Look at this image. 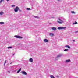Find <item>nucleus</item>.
Listing matches in <instances>:
<instances>
[{"label": "nucleus", "mask_w": 78, "mask_h": 78, "mask_svg": "<svg viewBox=\"0 0 78 78\" xmlns=\"http://www.w3.org/2000/svg\"><path fill=\"white\" fill-rule=\"evenodd\" d=\"M73 25H74V24H78V23L76 21L75 23H73Z\"/></svg>", "instance_id": "obj_18"}, {"label": "nucleus", "mask_w": 78, "mask_h": 78, "mask_svg": "<svg viewBox=\"0 0 78 78\" xmlns=\"http://www.w3.org/2000/svg\"><path fill=\"white\" fill-rule=\"evenodd\" d=\"M34 17H35V18H37V19H39V17L37 16H34Z\"/></svg>", "instance_id": "obj_13"}, {"label": "nucleus", "mask_w": 78, "mask_h": 78, "mask_svg": "<svg viewBox=\"0 0 78 78\" xmlns=\"http://www.w3.org/2000/svg\"><path fill=\"white\" fill-rule=\"evenodd\" d=\"M26 9H27V10H28V11L31 10V9H30V8H27Z\"/></svg>", "instance_id": "obj_19"}, {"label": "nucleus", "mask_w": 78, "mask_h": 78, "mask_svg": "<svg viewBox=\"0 0 78 78\" xmlns=\"http://www.w3.org/2000/svg\"><path fill=\"white\" fill-rule=\"evenodd\" d=\"M65 51H69V49H65L64 50Z\"/></svg>", "instance_id": "obj_16"}, {"label": "nucleus", "mask_w": 78, "mask_h": 78, "mask_svg": "<svg viewBox=\"0 0 78 78\" xmlns=\"http://www.w3.org/2000/svg\"><path fill=\"white\" fill-rule=\"evenodd\" d=\"M66 27H59L57 28L58 30H64L66 29Z\"/></svg>", "instance_id": "obj_2"}, {"label": "nucleus", "mask_w": 78, "mask_h": 78, "mask_svg": "<svg viewBox=\"0 0 78 78\" xmlns=\"http://www.w3.org/2000/svg\"><path fill=\"white\" fill-rule=\"evenodd\" d=\"M52 18H53V17H52Z\"/></svg>", "instance_id": "obj_35"}, {"label": "nucleus", "mask_w": 78, "mask_h": 78, "mask_svg": "<svg viewBox=\"0 0 78 78\" xmlns=\"http://www.w3.org/2000/svg\"><path fill=\"white\" fill-rule=\"evenodd\" d=\"M14 9L15 12H18V10L19 9V8L17 6H16V8Z\"/></svg>", "instance_id": "obj_3"}, {"label": "nucleus", "mask_w": 78, "mask_h": 78, "mask_svg": "<svg viewBox=\"0 0 78 78\" xmlns=\"http://www.w3.org/2000/svg\"><path fill=\"white\" fill-rule=\"evenodd\" d=\"M49 36H51V37H53L54 36V34L52 33H49Z\"/></svg>", "instance_id": "obj_7"}, {"label": "nucleus", "mask_w": 78, "mask_h": 78, "mask_svg": "<svg viewBox=\"0 0 78 78\" xmlns=\"http://www.w3.org/2000/svg\"><path fill=\"white\" fill-rule=\"evenodd\" d=\"M65 47H67V48H68L70 49V46L68 45H66L65 46Z\"/></svg>", "instance_id": "obj_12"}, {"label": "nucleus", "mask_w": 78, "mask_h": 78, "mask_svg": "<svg viewBox=\"0 0 78 78\" xmlns=\"http://www.w3.org/2000/svg\"><path fill=\"white\" fill-rule=\"evenodd\" d=\"M50 77L51 78H55V77H54V76H53V75H51Z\"/></svg>", "instance_id": "obj_14"}, {"label": "nucleus", "mask_w": 78, "mask_h": 78, "mask_svg": "<svg viewBox=\"0 0 78 78\" xmlns=\"http://www.w3.org/2000/svg\"><path fill=\"white\" fill-rule=\"evenodd\" d=\"M14 55H15V53H14L12 54V56H14Z\"/></svg>", "instance_id": "obj_28"}, {"label": "nucleus", "mask_w": 78, "mask_h": 78, "mask_svg": "<svg viewBox=\"0 0 78 78\" xmlns=\"http://www.w3.org/2000/svg\"><path fill=\"white\" fill-rule=\"evenodd\" d=\"M21 71V68L20 69H19L18 71H17V73H18L20 72Z\"/></svg>", "instance_id": "obj_15"}, {"label": "nucleus", "mask_w": 78, "mask_h": 78, "mask_svg": "<svg viewBox=\"0 0 78 78\" xmlns=\"http://www.w3.org/2000/svg\"><path fill=\"white\" fill-rule=\"evenodd\" d=\"M18 11H19V12H21L22 11L20 9V8H19V9H18Z\"/></svg>", "instance_id": "obj_23"}, {"label": "nucleus", "mask_w": 78, "mask_h": 78, "mask_svg": "<svg viewBox=\"0 0 78 78\" xmlns=\"http://www.w3.org/2000/svg\"><path fill=\"white\" fill-rule=\"evenodd\" d=\"M12 7H14L15 6V5H13L12 6Z\"/></svg>", "instance_id": "obj_25"}, {"label": "nucleus", "mask_w": 78, "mask_h": 78, "mask_svg": "<svg viewBox=\"0 0 78 78\" xmlns=\"http://www.w3.org/2000/svg\"><path fill=\"white\" fill-rule=\"evenodd\" d=\"M3 12H0V15H2V14H3Z\"/></svg>", "instance_id": "obj_21"}, {"label": "nucleus", "mask_w": 78, "mask_h": 78, "mask_svg": "<svg viewBox=\"0 0 78 78\" xmlns=\"http://www.w3.org/2000/svg\"><path fill=\"white\" fill-rule=\"evenodd\" d=\"M0 24H4V22H0Z\"/></svg>", "instance_id": "obj_22"}, {"label": "nucleus", "mask_w": 78, "mask_h": 78, "mask_svg": "<svg viewBox=\"0 0 78 78\" xmlns=\"http://www.w3.org/2000/svg\"><path fill=\"white\" fill-rule=\"evenodd\" d=\"M12 64V62H11L10 63V64Z\"/></svg>", "instance_id": "obj_32"}, {"label": "nucleus", "mask_w": 78, "mask_h": 78, "mask_svg": "<svg viewBox=\"0 0 78 78\" xmlns=\"http://www.w3.org/2000/svg\"><path fill=\"white\" fill-rule=\"evenodd\" d=\"M70 62V59L66 60L65 61V62Z\"/></svg>", "instance_id": "obj_11"}, {"label": "nucleus", "mask_w": 78, "mask_h": 78, "mask_svg": "<svg viewBox=\"0 0 78 78\" xmlns=\"http://www.w3.org/2000/svg\"><path fill=\"white\" fill-rule=\"evenodd\" d=\"M29 61L30 62H33V59L32 58H30L29 60Z\"/></svg>", "instance_id": "obj_8"}, {"label": "nucleus", "mask_w": 78, "mask_h": 78, "mask_svg": "<svg viewBox=\"0 0 78 78\" xmlns=\"http://www.w3.org/2000/svg\"><path fill=\"white\" fill-rule=\"evenodd\" d=\"M3 0H1V1H2H2H3Z\"/></svg>", "instance_id": "obj_34"}, {"label": "nucleus", "mask_w": 78, "mask_h": 78, "mask_svg": "<svg viewBox=\"0 0 78 78\" xmlns=\"http://www.w3.org/2000/svg\"><path fill=\"white\" fill-rule=\"evenodd\" d=\"M63 56V54H59L57 56V58H60V57H61V56Z\"/></svg>", "instance_id": "obj_5"}, {"label": "nucleus", "mask_w": 78, "mask_h": 78, "mask_svg": "<svg viewBox=\"0 0 78 78\" xmlns=\"http://www.w3.org/2000/svg\"><path fill=\"white\" fill-rule=\"evenodd\" d=\"M6 60L5 61V62H6Z\"/></svg>", "instance_id": "obj_29"}, {"label": "nucleus", "mask_w": 78, "mask_h": 78, "mask_svg": "<svg viewBox=\"0 0 78 78\" xmlns=\"http://www.w3.org/2000/svg\"><path fill=\"white\" fill-rule=\"evenodd\" d=\"M71 12L72 13V14H76V13L74 12V11H71Z\"/></svg>", "instance_id": "obj_17"}, {"label": "nucleus", "mask_w": 78, "mask_h": 78, "mask_svg": "<svg viewBox=\"0 0 78 78\" xmlns=\"http://www.w3.org/2000/svg\"><path fill=\"white\" fill-rule=\"evenodd\" d=\"M2 1H1V0H0V4H1V3H2Z\"/></svg>", "instance_id": "obj_26"}, {"label": "nucleus", "mask_w": 78, "mask_h": 78, "mask_svg": "<svg viewBox=\"0 0 78 78\" xmlns=\"http://www.w3.org/2000/svg\"><path fill=\"white\" fill-rule=\"evenodd\" d=\"M12 48V47L11 46H10V47H9L7 48H8V49H9V48Z\"/></svg>", "instance_id": "obj_20"}, {"label": "nucleus", "mask_w": 78, "mask_h": 78, "mask_svg": "<svg viewBox=\"0 0 78 78\" xmlns=\"http://www.w3.org/2000/svg\"><path fill=\"white\" fill-rule=\"evenodd\" d=\"M1 59H0V60H1Z\"/></svg>", "instance_id": "obj_36"}, {"label": "nucleus", "mask_w": 78, "mask_h": 78, "mask_svg": "<svg viewBox=\"0 0 78 78\" xmlns=\"http://www.w3.org/2000/svg\"><path fill=\"white\" fill-rule=\"evenodd\" d=\"M21 73L23 75H27V73L25 71H21Z\"/></svg>", "instance_id": "obj_6"}, {"label": "nucleus", "mask_w": 78, "mask_h": 78, "mask_svg": "<svg viewBox=\"0 0 78 78\" xmlns=\"http://www.w3.org/2000/svg\"><path fill=\"white\" fill-rule=\"evenodd\" d=\"M73 42H75V40H73Z\"/></svg>", "instance_id": "obj_27"}, {"label": "nucleus", "mask_w": 78, "mask_h": 78, "mask_svg": "<svg viewBox=\"0 0 78 78\" xmlns=\"http://www.w3.org/2000/svg\"><path fill=\"white\" fill-rule=\"evenodd\" d=\"M14 37L16 38H18V39H22V37L19 35H15Z\"/></svg>", "instance_id": "obj_4"}, {"label": "nucleus", "mask_w": 78, "mask_h": 78, "mask_svg": "<svg viewBox=\"0 0 78 78\" xmlns=\"http://www.w3.org/2000/svg\"><path fill=\"white\" fill-rule=\"evenodd\" d=\"M75 33H78V31H75Z\"/></svg>", "instance_id": "obj_24"}, {"label": "nucleus", "mask_w": 78, "mask_h": 78, "mask_svg": "<svg viewBox=\"0 0 78 78\" xmlns=\"http://www.w3.org/2000/svg\"><path fill=\"white\" fill-rule=\"evenodd\" d=\"M5 64H6V62H5L4 64V65H5Z\"/></svg>", "instance_id": "obj_30"}, {"label": "nucleus", "mask_w": 78, "mask_h": 78, "mask_svg": "<svg viewBox=\"0 0 78 78\" xmlns=\"http://www.w3.org/2000/svg\"><path fill=\"white\" fill-rule=\"evenodd\" d=\"M7 2H8L9 1V0H6Z\"/></svg>", "instance_id": "obj_31"}, {"label": "nucleus", "mask_w": 78, "mask_h": 78, "mask_svg": "<svg viewBox=\"0 0 78 78\" xmlns=\"http://www.w3.org/2000/svg\"><path fill=\"white\" fill-rule=\"evenodd\" d=\"M58 20H59L60 21H58L57 22L58 23H59V24H62V23H63V21L62 20H61L60 19V18H58Z\"/></svg>", "instance_id": "obj_1"}, {"label": "nucleus", "mask_w": 78, "mask_h": 78, "mask_svg": "<svg viewBox=\"0 0 78 78\" xmlns=\"http://www.w3.org/2000/svg\"><path fill=\"white\" fill-rule=\"evenodd\" d=\"M44 42H48V40L46 39L44 40Z\"/></svg>", "instance_id": "obj_9"}, {"label": "nucleus", "mask_w": 78, "mask_h": 78, "mask_svg": "<svg viewBox=\"0 0 78 78\" xmlns=\"http://www.w3.org/2000/svg\"><path fill=\"white\" fill-rule=\"evenodd\" d=\"M52 30L54 31H56V28L55 27H53L52 28Z\"/></svg>", "instance_id": "obj_10"}, {"label": "nucleus", "mask_w": 78, "mask_h": 78, "mask_svg": "<svg viewBox=\"0 0 78 78\" xmlns=\"http://www.w3.org/2000/svg\"><path fill=\"white\" fill-rule=\"evenodd\" d=\"M8 72H9V73H10V72L9 71H8Z\"/></svg>", "instance_id": "obj_33"}]
</instances>
